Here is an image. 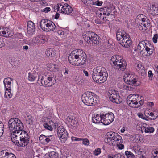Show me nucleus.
<instances>
[{"mask_svg":"<svg viewBox=\"0 0 158 158\" xmlns=\"http://www.w3.org/2000/svg\"><path fill=\"white\" fill-rule=\"evenodd\" d=\"M108 76V73L104 67L98 66L93 70L92 78L97 83H104L106 80Z\"/></svg>","mask_w":158,"mask_h":158,"instance_id":"nucleus-1","label":"nucleus"},{"mask_svg":"<svg viewBox=\"0 0 158 158\" xmlns=\"http://www.w3.org/2000/svg\"><path fill=\"white\" fill-rule=\"evenodd\" d=\"M116 35L118 42L123 47L128 48L131 45L132 41L129 35L124 30L118 29Z\"/></svg>","mask_w":158,"mask_h":158,"instance_id":"nucleus-2","label":"nucleus"},{"mask_svg":"<svg viewBox=\"0 0 158 158\" xmlns=\"http://www.w3.org/2000/svg\"><path fill=\"white\" fill-rule=\"evenodd\" d=\"M40 77L39 76L37 81V83L40 85L50 87L56 83V80L53 73L51 71L44 74L40 79Z\"/></svg>","mask_w":158,"mask_h":158,"instance_id":"nucleus-3","label":"nucleus"},{"mask_svg":"<svg viewBox=\"0 0 158 158\" xmlns=\"http://www.w3.org/2000/svg\"><path fill=\"white\" fill-rule=\"evenodd\" d=\"M9 130H12L13 133L19 134L21 129H23L24 126L20 120L17 118H12L8 122Z\"/></svg>","mask_w":158,"mask_h":158,"instance_id":"nucleus-4","label":"nucleus"},{"mask_svg":"<svg viewBox=\"0 0 158 158\" xmlns=\"http://www.w3.org/2000/svg\"><path fill=\"white\" fill-rule=\"evenodd\" d=\"M86 54L84 51L80 49L73 51L68 57L69 63L73 65H75L74 64L78 60L82 58L83 56H85Z\"/></svg>","mask_w":158,"mask_h":158,"instance_id":"nucleus-5","label":"nucleus"},{"mask_svg":"<svg viewBox=\"0 0 158 158\" xmlns=\"http://www.w3.org/2000/svg\"><path fill=\"white\" fill-rule=\"evenodd\" d=\"M152 45L150 42L147 40H142L139 42L138 45V49L140 51V53L142 55L145 53V51L147 52L149 55H152L153 51L152 49Z\"/></svg>","mask_w":158,"mask_h":158,"instance_id":"nucleus-6","label":"nucleus"},{"mask_svg":"<svg viewBox=\"0 0 158 158\" xmlns=\"http://www.w3.org/2000/svg\"><path fill=\"white\" fill-rule=\"evenodd\" d=\"M85 40L90 44H98L99 43V37L94 32L88 31L83 35Z\"/></svg>","mask_w":158,"mask_h":158,"instance_id":"nucleus-7","label":"nucleus"},{"mask_svg":"<svg viewBox=\"0 0 158 158\" xmlns=\"http://www.w3.org/2000/svg\"><path fill=\"white\" fill-rule=\"evenodd\" d=\"M81 99L83 102L87 106L95 105L97 103L96 98L90 92L83 94L81 97Z\"/></svg>","mask_w":158,"mask_h":158,"instance_id":"nucleus-8","label":"nucleus"},{"mask_svg":"<svg viewBox=\"0 0 158 158\" xmlns=\"http://www.w3.org/2000/svg\"><path fill=\"white\" fill-rule=\"evenodd\" d=\"M124 77V81L127 84L134 86H138L139 85V82L138 81V79L135 76L130 75L128 76L126 75Z\"/></svg>","mask_w":158,"mask_h":158,"instance_id":"nucleus-9","label":"nucleus"},{"mask_svg":"<svg viewBox=\"0 0 158 158\" xmlns=\"http://www.w3.org/2000/svg\"><path fill=\"white\" fill-rule=\"evenodd\" d=\"M57 133L60 141L64 143L67 139L68 133L66 130L62 126H60L57 128Z\"/></svg>","mask_w":158,"mask_h":158,"instance_id":"nucleus-10","label":"nucleus"},{"mask_svg":"<svg viewBox=\"0 0 158 158\" xmlns=\"http://www.w3.org/2000/svg\"><path fill=\"white\" fill-rule=\"evenodd\" d=\"M114 114L112 112L108 113L102 114V123L104 125H107L114 120Z\"/></svg>","mask_w":158,"mask_h":158,"instance_id":"nucleus-11","label":"nucleus"},{"mask_svg":"<svg viewBox=\"0 0 158 158\" xmlns=\"http://www.w3.org/2000/svg\"><path fill=\"white\" fill-rule=\"evenodd\" d=\"M118 61L117 62V64L116 63L113 65V66L115 69H118L120 71H123L126 69L127 64L125 60L122 59L120 57V58L118 59Z\"/></svg>","mask_w":158,"mask_h":158,"instance_id":"nucleus-12","label":"nucleus"},{"mask_svg":"<svg viewBox=\"0 0 158 158\" xmlns=\"http://www.w3.org/2000/svg\"><path fill=\"white\" fill-rule=\"evenodd\" d=\"M130 95L127 96L126 99L127 103L131 107H137L138 104L137 99L134 98L136 95H133L130 96Z\"/></svg>","mask_w":158,"mask_h":158,"instance_id":"nucleus-13","label":"nucleus"},{"mask_svg":"<svg viewBox=\"0 0 158 158\" xmlns=\"http://www.w3.org/2000/svg\"><path fill=\"white\" fill-rule=\"evenodd\" d=\"M19 147H24L27 146L29 143V137L23 136L21 135L19 136Z\"/></svg>","mask_w":158,"mask_h":158,"instance_id":"nucleus-14","label":"nucleus"},{"mask_svg":"<svg viewBox=\"0 0 158 158\" xmlns=\"http://www.w3.org/2000/svg\"><path fill=\"white\" fill-rule=\"evenodd\" d=\"M136 68L139 75H141L142 77L144 78L146 75L145 68L141 64H137Z\"/></svg>","mask_w":158,"mask_h":158,"instance_id":"nucleus-15","label":"nucleus"},{"mask_svg":"<svg viewBox=\"0 0 158 158\" xmlns=\"http://www.w3.org/2000/svg\"><path fill=\"white\" fill-rule=\"evenodd\" d=\"M27 32L31 35L33 34L35 31V24L31 21H29L27 22Z\"/></svg>","mask_w":158,"mask_h":158,"instance_id":"nucleus-16","label":"nucleus"},{"mask_svg":"<svg viewBox=\"0 0 158 158\" xmlns=\"http://www.w3.org/2000/svg\"><path fill=\"white\" fill-rule=\"evenodd\" d=\"M49 21L51 20L48 19H42L41 20L40 23V27L44 31H46V29L48 27V24H49Z\"/></svg>","mask_w":158,"mask_h":158,"instance_id":"nucleus-17","label":"nucleus"},{"mask_svg":"<svg viewBox=\"0 0 158 158\" xmlns=\"http://www.w3.org/2000/svg\"><path fill=\"white\" fill-rule=\"evenodd\" d=\"M149 12L153 15H158V6L154 5L151 6Z\"/></svg>","mask_w":158,"mask_h":158,"instance_id":"nucleus-18","label":"nucleus"},{"mask_svg":"<svg viewBox=\"0 0 158 158\" xmlns=\"http://www.w3.org/2000/svg\"><path fill=\"white\" fill-rule=\"evenodd\" d=\"M106 135L108 137L109 140H110L112 143L115 141L117 133L112 131H110L107 132Z\"/></svg>","mask_w":158,"mask_h":158,"instance_id":"nucleus-19","label":"nucleus"},{"mask_svg":"<svg viewBox=\"0 0 158 158\" xmlns=\"http://www.w3.org/2000/svg\"><path fill=\"white\" fill-rule=\"evenodd\" d=\"M102 114L100 115L97 114H95L94 117H92V122L95 123H99L101 122V123H102Z\"/></svg>","mask_w":158,"mask_h":158,"instance_id":"nucleus-20","label":"nucleus"},{"mask_svg":"<svg viewBox=\"0 0 158 158\" xmlns=\"http://www.w3.org/2000/svg\"><path fill=\"white\" fill-rule=\"evenodd\" d=\"M56 53L55 50L54 48H52L47 49L45 52L46 55L48 57L54 56Z\"/></svg>","mask_w":158,"mask_h":158,"instance_id":"nucleus-21","label":"nucleus"},{"mask_svg":"<svg viewBox=\"0 0 158 158\" xmlns=\"http://www.w3.org/2000/svg\"><path fill=\"white\" fill-rule=\"evenodd\" d=\"M141 131L143 132V131H144L146 133H153L154 131V129L152 127H150L149 126L146 127L145 126H143L142 128H141Z\"/></svg>","mask_w":158,"mask_h":158,"instance_id":"nucleus-22","label":"nucleus"},{"mask_svg":"<svg viewBox=\"0 0 158 158\" xmlns=\"http://www.w3.org/2000/svg\"><path fill=\"white\" fill-rule=\"evenodd\" d=\"M86 55L85 54V56H83L82 58L78 60L77 62L74 64H76L77 66H81L84 65L86 62Z\"/></svg>","mask_w":158,"mask_h":158,"instance_id":"nucleus-23","label":"nucleus"},{"mask_svg":"<svg viewBox=\"0 0 158 158\" xmlns=\"http://www.w3.org/2000/svg\"><path fill=\"white\" fill-rule=\"evenodd\" d=\"M49 24H48V27L46 28V31L49 32L54 31L56 28L55 24L52 21H49Z\"/></svg>","mask_w":158,"mask_h":158,"instance_id":"nucleus-24","label":"nucleus"},{"mask_svg":"<svg viewBox=\"0 0 158 158\" xmlns=\"http://www.w3.org/2000/svg\"><path fill=\"white\" fill-rule=\"evenodd\" d=\"M72 11L73 9L71 6H68V7L66 8H63V9L60 11V13L61 12V13L68 15L71 14Z\"/></svg>","mask_w":158,"mask_h":158,"instance_id":"nucleus-25","label":"nucleus"},{"mask_svg":"<svg viewBox=\"0 0 158 158\" xmlns=\"http://www.w3.org/2000/svg\"><path fill=\"white\" fill-rule=\"evenodd\" d=\"M102 10L103 11V15H106V17H108L110 15L111 12V8L105 7L102 8ZM112 13L111 12V14Z\"/></svg>","mask_w":158,"mask_h":158,"instance_id":"nucleus-26","label":"nucleus"},{"mask_svg":"<svg viewBox=\"0 0 158 158\" xmlns=\"http://www.w3.org/2000/svg\"><path fill=\"white\" fill-rule=\"evenodd\" d=\"M11 81H12V79L10 77H7L4 79L3 83L5 88L6 87H11Z\"/></svg>","mask_w":158,"mask_h":158,"instance_id":"nucleus-27","label":"nucleus"},{"mask_svg":"<svg viewBox=\"0 0 158 158\" xmlns=\"http://www.w3.org/2000/svg\"><path fill=\"white\" fill-rule=\"evenodd\" d=\"M120 57L118 55H115L113 56L110 60V63L111 65L113 66V65H114L115 63L116 64H117V62L118 60V58L119 59Z\"/></svg>","mask_w":158,"mask_h":158,"instance_id":"nucleus-28","label":"nucleus"},{"mask_svg":"<svg viewBox=\"0 0 158 158\" xmlns=\"http://www.w3.org/2000/svg\"><path fill=\"white\" fill-rule=\"evenodd\" d=\"M38 74L36 73H29V76L28 77V80L31 81H34L35 79H37Z\"/></svg>","mask_w":158,"mask_h":158,"instance_id":"nucleus-29","label":"nucleus"},{"mask_svg":"<svg viewBox=\"0 0 158 158\" xmlns=\"http://www.w3.org/2000/svg\"><path fill=\"white\" fill-rule=\"evenodd\" d=\"M47 39L45 36H43L39 39L37 38V41L36 42L39 44H44L47 41Z\"/></svg>","mask_w":158,"mask_h":158,"instance_id":"nucleus-30","label":"nucleus"},{"mask_svg":"<svg viewBox=\"0 0 158 158\" xmlns=\"http://www.w3.org/2000/svg\"><path fill=\"white\" fill-rule=\"evenodd\" d=\"M49 156L50 158H59L58 153L55 151H51L49 153Z\"/></svg>","mask_w":158,"mask_h":158,"instance_id":"nucleus-31","label":"nucleus"},{"mask_svg":"<svg viewBox=\"0 0 158 158\" xmlns=\"http://www.w3.org/2000/svg\"><path fill=\"white\" fill-rule=\"evenodd\" d=\"M68 120L69 123H70V125L72 126L76 125L77 123V121L75 119H73V118H71L69 117H68Z\"/></svg>","mask_w":158,"mask_h":158,"instance_id":"nucleus-32","label":"nucleus"},{"mask_svg":"<svg viewBox=\"0 0 158 158\" xmlns=\"http://www.w3.org/2000/svg\"><path fill=\"white\" fill-rule=\"evenodd\" d=\"M19 136L21 135H23V136L29 137L28 134L26 131H24L23 129L21 130V131L19 134H17Z\"/></svg>","mask_w":158,"mask_h":158,"instance_id":"nucleus-33","label":"nucleus"},{"mask_svg":"<svg viewBox=\"0 0 158 158\" xmlns=\"http://www.w3.org/2000/svg\"><path fill=\"white\" fill-rule=\"evenodd\" d=\"M4 125L3 123L0 121V137L1 136L4 132Z\"/></svg>","mask_w":158,"mask_h":158,"instance_id":"nucleus-34","label":"nucleus"},{"mask_svg":"<svg viewBox=\"0 0 158 158\" xmlns=\"http://www.w3.org/2000/svg\"><path fill=\"white\" fill-rule=\"evenodd\" d=\"M6 154H8V152L6 150H4L0 152V158H4Z\"/></svg>","mask_w":158,"mask_h":158,"instance_id":"nucleus-35","label":"nucleus"},{"mask_svg":"<svg viewBox=\"0 0 158 158\" xmlns=\"http://www.w3.org/2000/svg\"><path fill=\"white\" fill-rule=\"evenodd\" d=\"M43 126L46 129L49 130L51 131L52 130V127L51 126L48 125L47 123H44L43 124Z\"/></svg>","mask_w":158,"mask_h":158,"instance_id":"nucleus-36","label":"nucleus"},{"mask_svg":"<svg viewBox=\"0 0 158 158\" xmlns=\"http://www.w3.org/2000/svg\"><path fill=\"white\" fill-rule=\"evenodd\" d=\"M112 102H115L117 104H118L121 103L122 102L121 98L119 97V98H116L112 100H111Z\"/></svg>","mask_w":158,"mask_h":158,"instance_id":"nucleus-37","label":"nucleus"},{"mask_svg":"<svg viewBox=\"0 0 158 158\" xmlns=\"http://www.w3.org/2000/svg\"><path fill=\"white\" fill-rule=\"evenodd\" d=\"M4 96L6 98H10L12 97V94L10 91H5Z\"/></svg>","mask_w":158,"mask_h":158,"instance_id":"nucleus-38","label":"nucleus"},{"mask_svg":"<svg viewBox=\"0 0 158 158\" xmlns=\"http://www.w3.org/2000/svg\"><path fill=\"white\" fill-rule=\"evenodd\" d=\"M119 95L118 93H117L115 95H113L112 96H110L109 97V98L110 100H112L116 99V98H119Z\"/></svg>","mask_w":158,"mask_h":158,"instance_id":"nucleus-39","label":"nucleus"},{"mask_svg":"<svg viewBox=\"0 0 158 158\" xmlns=\"http://www.w3.org/2000/svg\"><path fill=\"white\" fill-rule=\"evenodd\" d=\"M92 5H95L98 6H101L103 3V2L102 1H99V0H97V1L94 2L93 1L92 2Z\"/></svg>","mask_w":158,"mask_h":158,"instance_id":"nucleus-40","label":"nucleus"},{"mask_svg":"<svg viewBox=\"0 0 158 158\" xmlns=\"http://www.w3.org/2000/svg\"><path fill=\"white\" fill-rule=\"evenodd\" d=\"M153 113V114H154V116L151 119V120H155L158 117V111L157 110L154 111Z\"/></svg>","mask_w":158,"mask_h":158,"instance_id":"nucleus-41","label":"nucleus"},{"mask_svg":"<svg viewBox=\"0 0 158 158\" xmlns=\"http://www.w3.org/2000/svg\"><path fill=\"white\" fill-rule=\"evenodd\" d=\"M11 138L13 142L18 146V145H19V140L16 139L15 138L11 137Z\"/></svg>","mask_w":158,"mask_h":158,"instance_id":"nucleus-42","label":"nucleus"},{"mask_svg":"<svg viewBox=\"0 0 158 158\" xmlns=\"http://www.w3.org/2000/svg\"><path fill=\"white\" fill-rule=\"evenodd\" d=\"M82 143L85 145H88L89 143V141L87 139H82Z\"/></svg>","mask_w":158,"mask_h":158,"instance_id":"nucleus-43","label":"nucleus"},{"mask_svg":"<svg viewBox=\"0 0 158 158\" xmlns=\"http://www.w3.org/2000/svg\"><path fill=\"white\" fill-rule=\"evenodd\" d=\"M108 18V17H106V16L104 17V16H98V18H99V20H100L101 21V22H102V23H105V22H104L105 21V19H106V18Z\"/></svg>","mask_w":158,"mask_h":158,"instance_id":"nucleus-44","label":"nucleus"},{"mask_svg":"<svg viewBox=\"0 0 158 158\" xmlns=\"http://www.w3.org/2000/svg\"><path fill=\"white\" fill-rule=\"evenodd\" d=\"M104 141L108 144H113V143L111 142L110 140H109L108 137L106 135V137L104 139Z\"/></svg>","mask_w":158,"mask_h":158,"instance_id":"nucleus-45","label":"nucleus"},{"mask_svg":"<svg viewBox=\"0 0 158 158\" xmlns=\"http://www.w3.org/2000/svg\"><path fill=\"white\" fill-rule=\"evenodd\" d=\"M148 75L149 77V79L150 80H152V78L153 77V74L152 73L151 71L150 70L148 72Z\"/></svg>","mask_w":158,"mask_h":158,"instance_id":"nucleus-46","label":"nucleus"},{"mask_svg":"<svg viewBox=\"0 0 158 158\" xmlns=\"http://www.w3.org/2000/svg\"><path fill=\"white\" fill-rule=\"evenodd\" d=\"M112 41L111 40H107L106 41L105 46H107L108 48H110L111 44Z\"/></svg>","mask_w":158,"mask_h":158,"instance_id":"nucleus-47","label":"nucleus"},{"mask_svg":"<svg viewBox=\"0 0 158 158\" xmlns=\"http://www.w3.org/2000/svg\"><path fill=\"white\" fill-rule=\"evenodd\" d=\"M158 38V35L155 34L154 35L152 38V40L153 42L155 43H157V39Z\"/></svg>","mask_w":158,"mask_h":158,"instance_id":"nucleus-48","label":"nucleus"},{"mask_svg":"<svg viewBox=\"0 0 158 158\" xmlns=\"http://www.w3.org/2000/svg\"><path fill=\"white\" fill-rule=\"evenodd\" d=\"M112 13L111 14H110V16L112 18V19L113 18H114V14H115L116 13H117V12L116 11L113 10H112V8H111V13Z\"/></svg>","mask_w":158,"mask_h":158,"instance_id":"nucleus-49","label":"nucleus"},{"mask_svg":"<svg viewBox=\"0 0 158 158\" xmlns=\"http://www.w3.org/2000/svg\"><path fill=\"white\" fill-rule=\"evenodd\" d=\"M45 138V135H41L39 137V140L42 142H44V138Z\"/></svg>","mask_w":158,"mask_h":158,"instance_id":"nucleus-50","label":"nucleus"},{"mask_svg":"<svg viewBox=\"0 0 158 158\" xmlns=\"http://www.w3.org/2000/svg\"><path fill=\"white\" fill-rule=\"evenodd\" d=\"M101 153V149L100 148H98L96 149L94 152L95 155H98Z\"/></svg>","mask_w":158,"mask_h":158,"instance_id":"nucleus-51","label":"nucleus"},{"mask_svg":"<svg viewBox=\"0 0 158 158\" xmlns=\"http://www.w3.org/2000/svg\"><path fill=\"white\" fill-rule=\"evenodd\" d=\"M15 134H17V133H12V134L11 135V137L15 138L16 139L19 140V139H20L19 137H18V135Z\"/></svg>","mask_w":158,"mask_h":158,"instance_id":"nucleus-52","label":"nucleus"},{"mask_svg":"<svg viewBox=\"0 0 158 158\" xmlns=\"http://www.w3.org/2000/svg\"><path fill=\"white\" fill-rule=\"evenodd\" d=\"M82 2L85 5H88L89 4H91L90 0H81Z\"/></svg>","mask_w":158,"mask_h":158,"instance_id":"nucleus-53","label":"nucleus"},{"mask_svg":"<svg viewBox=\"0 0 158 158\" xmlns=\"http://www.w3.org/2000/svg\"><path fill=\"white\" fill-rule=\"evenodd\" d=\"M152 157L153 158H154L153 156H154L156 155H158V151L157 150V149L156 150L152 151Z\"/></svg>","mask_w":158,"mask_h":158,"instance_id":"nucleus-54","label":"nucleus"},{"mask_svg":"<svg viewBox=\"0 0 158 158\" xmlns=\"http://www.w3.org/2000/svg\"><path fill=\"white\" fill-rule=\"evenodd\" d=\"M150 22L149 20L148 19H146V21L144 23H141V25H143L144 27V29L146 27V25H147V24L149 23Z\"/></svg>","mask_w":158,"mask_h":158,"instance_id":"nucleus-55","label":"nucleus"},{"mask_svg":"<svg viewBox=\"0 0 158 158\" xmlns=\"http://www.w3.org/2000/svg\"><path fill=\"white\" fill-rule=\"evenodd\" d=\"M50 8L48 7H46L44 9L41 10V11L45 13H47L50 11Z\"/></svg>","mask_w":158,"mask_h":158,"instance_id":"nucleus-56","label":"nucleus"},{"mask_svg":"<svg viewBox=\"0 0 158 158\" xmlns=\"http://www.w3.org/2000/svg\"><path fill=\"white\" fill-rule=\"evenodd\" d=\"M6 29H7V28H5L4 29H3V30L2 31H1V32H2V34L3 35H7V34L8 35V36H9V33H8V32H6V30H5Z\"/></svg>","mask_w":158,"mask_h":158,"instance_id":"nucleus-57","label":"nucleus"},{"mask_svg":"<svg viewBox=\"0 0 158 158\" xmlns=\"http://www.w3.org/2000/svg\"><path fill=\"white\" fill-rule=\"evenodd\" d=\"M72 140L74 141H79L82 140V139L80 138H77L75 137H72Z\"/></svg>","mask_w":158,"mask_h":158,"instance_id":"nucleus-58","label":"nucleus"},{"mask_svg":"<svg viewBox=\"0 0 158 158\" xmlns=\"http://www.w3.org/2000/svg\"><path fill=\"white\" fill-rule=\"evenodd\" d=\"M122 157V156L120 153H118L114 155V158H121Z\"/></svg>","mask_w":158,"mask_h":158,"instance_id":"nucleus-59","label":"nucleus"},{"mask_svg":"<svg viewBox=\"0 0 158 158\" xmlns=\"http://www.w3.org/2000/svg\"><path fill=\"white\" fill-rule=\"evenodd\" d=\"M5 45V44L4 43V41H2L0 38V48H2Z\"/></svg>","mask_w":158,"mask_h":158,"instance_id":"nucleus-60","label":"nucleus"},{"mask_svg":"<svg viewBox=\"0 0 158 158\" xmlns=\"http://www.w3.org/2000/svg\"><path fill=\"white\" fill-rule=\"evenodd\" d=\"M138 28L140 30L143 31L146 30V28L144 29V27L143 25H141V23L139 24V25L138 26Z\"/></svg>","mask_w":158,"mask_h":158,"instance_id":"nucleus-61","label":"nucleus"},{"mask_svg":"<svg viewBox=\"0 0 158 158\" xmlns=\"http://www.w3.org/2000/svg\"><path fill=\"white\" fill-rule=\"evenodd\" d=\"M8 158H16V156L13 154L10 153L9 154Z\"/></svg>","mask_w":158,"mask_h":158,"instance_id":"nucleus-62","label":"nucleus"},{"mask_svg":"<svg viewBox=\"0 0 158 158\" xmlns=\"http://www.w3.org/2000/svg\"><path fill=\"white\" fill-rule=\"evenodd\" d=\"M131 152L128 151H126L125 152V154L127 156L128 158L130 157V154Z\"/></svg>","mask_w":158,"mask_h":158,"instance_id":"nucleus-63","label":"nucleus"},{"mask_svg":"<svg viewBox=\"0 0 158 158\" xmlns=\"http://www.w3.org/2000/svg\"><path fill=\"white\" fill-rule=\"evenodd\" d=\"M50 139L47 136H45V138H44V141H45L46 142L48 143L50 141Z\"/></svg>","mask_w":158,"mask_h":158,"instance_id":"nucleus-64","label":"nucleus"}]
</instances>
